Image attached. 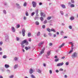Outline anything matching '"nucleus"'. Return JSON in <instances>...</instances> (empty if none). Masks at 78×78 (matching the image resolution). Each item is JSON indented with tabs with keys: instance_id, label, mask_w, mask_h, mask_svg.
<instances>
[{
	"instance_id": "ea45409f",
	"label": "nucleus",
	"mask_w": 78,
	"mask_h": 78,
	"mask_svg": "<svg viewBox=\"0 0 78 78\" xmlns=\"http://www.w3.org/2000/svg\"><path fill=\"white\" fill-rule=\"evenodd\" d=\"M71 2L72 3H75V1H74V0H71Z\"/></svg>"
},
{
	"instance_id": "37998d69",
	"label": "nucleus",
	"mask_w": 78,
	"mask_h": 78,
	"mask_svg": "<svg viewBox=\"0 0 78 78\" xmlns=\"http://www.w3.org/2000/svg\"><path fill=\"white\" fill-rule=\"evenodd\" d=\"M63 70L62 68H60L59 69V71H63Z\"/></svg>"
},
{
	"instance_id": "69168bd1",
	"label": "nucleus",
	"mask_w": 78,
	"mask_h": 78,
	"mask_svg": "<svg viewBox=\"0 0 78 78\" xmlns=\"http://www.w3.org/2000/svg\"><path fill=\"white\" fill-rule=\"evenodd\" d=\"M43 66H44V67H45L46 66V64H45V63H44Z\"/></svg>"
},
{
	"instance_id": "7ed1b4c3",
	"label": "nucleus",
	"mask_w": 78,
	"mask_h": 78,
	"mask_svg": "<svg viewBox=\"0 0 78 78\" xmlns=\"http://www.w3.org/2000/svg\"><path fill=\"white\" fill-rule=\"evenodd\" d=\"M77 55L78 53L76 52H75L72 55V56L73 58H75L78 56Z\"/></svg>"
},
{
	"instance_id": "a19ab883",
	"label": "nucleus",
	"mask_w": 78,
	"mask_h": 78,
	"mask_svg": "<svg viewBox=\"0 0 78 78\" xmlns=\"http://www.w3.org/2000/svg\"><path fill=\"white\" fill-rule=\"evenodd\" d=\"M39 11V10L38 9H37L36 11H35V12L36 13H38V11Z\"/></svg>"
},
{
	"instance_id": "c756f323",
	"label": "nucleus",
	"mask_w": 78,
	"mask_h": 78,
	"mask_svg": "<svg viewBox=\"0 0 78 78\" xmlns=\"http://www.w3.org/2000/svg\"><path fill=\"white\" fill-rule=\"evenodd\" d=\"M37 72H38V73H41L42 72L41 70L40 69H38Z\"/></svg>"
},
{
	"instance_id": "cd10ccee",
	"label": "nucleus",
	"mask_w": 78,
	"mask_h": 78,
	"mask_svg": "<svg viewBox=\"0 0 78 78\" xmlns=\"http://www.w3.org/2000/svg\"><path fill=\"white\" fill-rule=\"evenodd\" d=\"M26 16H29V14L28 13V12H26Z\"/></svg>"
},
{
	"instance_id": "72a5a7b5",
	"label": "nucleus",
	"mask_w": 78,
	"mask_h": 78,
	"mask_svg": "<svg viewBox=\"0 0 78 78\" xmlns=\"http://www.w3.org/2000/svg\"><path fill=\"white\" fill-rule=\"evenodd\" d=\"M51 19V17L49 16V17H48L47 18V20H50V19Z\"/></svg>"
},
{
	"instance_id": "680f3d73",
	"label": "nucleus",
	"mask_w": 78,
	"mask_h": 78,
	"mask_svg": "<svg viewBox=\"0 0 78 78\" xmlns=\"http://www.w3.org/2000/svg\"><path fill=\"white\" fill-rule=\"evenodd\" d=\"M55 72L56 73H58L59 72V70H56Z\"/></svg>"
},
{
	"instance_id": "f03ea898",
	"label": "nucleus",
	"mask_w": 78,
	"mask_h": 78,
	"mask_svg": "<svg viewBox=\"0 0 78 78\" xmlns=\"http://www.w3.org/2000/svg\"><path fill=\"white\" fill-rule=\"evenodd\" d=\"M44 44V41H41L38 44V45L39 46V48L40 50H41L40 48H42V45H43Z\"/></svg>"
},
{
	"instance_id": "de8ad7c7",
	"label": "nucleus",
	"mask_w": 78,
	"mask_h": 78,
	"mask_svg": "<svg viewBox=\"0 0 78 78\" xmlns=\"http://www.w3.org/2000/svg\"><path fill=\"white\" fill-rule=\"evenodd\" d=\"M9 78H13V77H14V76L11 75V76H9Z\"/></svg>"
},
{
	"instance_id": "c03bdc74",
	"label": "nucleus",
	"mask_w": 78,
	"mask_h": 78,
	"mask_svg": "<svg viewBox=\"0 0 78 78\" xmlns=\"http://www.w3.org/2000/svg\"><path fill=\"white\" fill-rule=\"evenodd\" d=\"M23 41L24 43H26L27 42V40H25Z\"/></svg>"
},
{
	"instance_id": "ddd939ff",
	"label": "nucleus",
	"mask_w": 78,
	"mask_h": 78,
	"mask_svg": "<svg viewBox=\"0 0 78 78\" xmlns=\"http://www.w3.org/2000/svg\"><path fill=\"white\" fill-rule=\"evenodd\" d=\"M33 69H30V70L29 71V73H30V74H32V73H33Z\"/></svg>"
},
{
	"instance_id": "49530a36",
	"label": "nucleus",
	"mask_w": 78,
	"mask_h": 78,
	"mask_svg": "<svg viewBox=\"0 0 78 78\" xmlns=\"http://www.w3.org/2000/svg\"><path fill=\"white\" fill-rule=\"evenodd\" d=\"M69 29H72V26H69Z\"/></svg>"
},
{
	"instance_id": "f3484780",
	"label": "nucleus",
	"mask_w": 78,
	"mask_h": 78,
	"mask_svg": "<svg viewBox=\"0 0 78 78\" xmlns=\"http://www.w3.org/2000/svg\"><path fill=\"white\" fill-rule=\"evenodd\" d=\"M60 13L62 16H64V12H63V11H60Z\"/></svg>"
},
{
	"instance_id": "052dcab7",
	"label": "nucleus",
	"mask_w": 78,
	"mask_h": 78,
	"mask_svg": "<svg viewBox=\"0 0 78 78\" xmlns=\"http://www.w3.org/2000/svg\"><path fill=\"white\" fill-rule=\"evenodd\" d=\"M3 44V42L1 41L0 42V45H1Z\"/></svg>"
},
{
	"instance_id": "0eeeda50",
	"label": "nucleus",
	"mask_w": 78,
	"mask_h": 78,
	"mask_svg": "<svg viewBox=\"0 0 78 78\" xmlns=\"http://www.w3.org/2000/svg\"><path fill=\"white\" fill-rule=\"evenodd\" d=\"M22 33L23 36H25V30L24 29H23L22 30Z\"/></svg>"
},
{
	"instance_id": "412c9836",
	"label": "nucleus",
	"mask_w": 78,
	"mask_h": 78,
	"mask_svg": "<svg viewBox=\"0 0 78 78\" xmlns=\"http://www.w3.org/2000/svg\"><path fill=\"white\" fill-rule=\"evenodd\" d=\"M37 36H40L41 35V32L40 31L38 32L37 34Z\"/></svg>"
},
{
	"instance_id": "603ef678",
	"label": "nucleus",
	"mask_w": 78,
	"mask_h": 78,
	"mask_svg": "<svg viewBox=\"0 0 78 78\" xmlns=\"http://www.w3.org/2000/svg\"><path fill=\"white\" fill-rule=\"evenodd\" d=\"M63 33H64V32H63V31H61L60 32V34L61 35H62V34H63Z\"/></svg>"
},
{
	"instance_id": "6e6552de",
	"label": "nucleus",
	"mask_w": 78,
	"mask_h": 78,
	"mask_svg": "<svg viewBox=\"0 0 78 78\" xmlns=\"http://www.w3.org/2000/svg\"><path fill=\"white\" fill-rule=\"evenodd\" d=\"M51 54V51H49L47 52V54L46 55V56H49Z\"/></svg>"
},
{
	"instance_id": "423d86ee",
	"label": "nucleus",
	"mask_w": 78,
	"mask_h": 78,
	"mask_svg": "<svg viewBox=\"0 0 78 78\" xmlns=\"http://www.w3.org/2000/svg\"><path fill=\"white\" fill-rule=\"evenodd\" d=\"M32 4L33 6V7H34V8H36V7L37 4L36 2L34 1L32 2Z\"/></svg>"
},
{
	"instance_id": "8fccbe9b",
	"label": "nucleus",
	"mask_w": 78,
	"mask_h": 78,
	"mask_svg": "<svg viewBox=\"0 0 78 78\" xmlns=\"http://www.w3.org/2000/svg\"><path fill=\"white\" fill-rule=\"evenodd\" d=\"M49 36H52V34L51 33H49L48 34Z\"/></svg>"
},
{
	"instance_id": "f704fd0d",
	"label": "nucleus",
	"mask_w": 78,
	"mask_h": 78,
	"mask_svg": "<svg viewBox=\"0 0 78 78\" xmlns=\"http://www.w3.org/2000/svg\"><path fill=\"white\" fill-rule=\"evenodd\" d=\"M59 60V58L56 59L55 60V62H58Z\"/></svg>"
},
{
	"instance_id": "20e7f679",
	"label": "nucleus",
	"mask_w": 78,
	"mask_h": 78,
	"mask_svg": "<svg viewBox=\"0 0 78 78\" xmlns=\"http://www.w3.org/2000/svg\"><path fill=\"white\" fill-rule=\"evenodd\" d=\"M44 50H45V48H43L40 52V53L39 54V56H41V55H42L43 53H44Z\"/></svg>"
},
{
	"instance_id": "393cba45",
	"label": "nucleus",
	"mask_w": 78,
	"mask_h": 78,
	"mask_svg": "<svg viewBox=\"0 0 78 78\" xmlns=\"http://www.w3.org/2000/svg\"><path fill=\"white\" fill-rule=\"evenodd\" d=\"M70 7L71 8H73L74 7H75V5L73 4H71L70 5Z\"/></svg>"
},
{
	"instance_id": "f257e3e1",
	"label": "nucleus",
	"mask_w": 78,
	"mask_h": 78,
	"mask_svg": "<svg viewBox=\"0 0 78 78\" xmlns=\"http://www.w3.org/2000/svg\"><path fill=\"white\" fill-rule=\"evenodd\" d=\"M5 41L6 42H9V36L8 34H6L5 35Z\"/></svg>"
},
{
	"instance_id": "a211bd4d",
	"label": "nucleus",
	"mask_w": 78,
	"mask_h": 78,
	"mask_svg": "<svg viewBox=\"0 0 78 78\" xmlns=\"http://www.w3.org/2000/svg\"><path fill=\"white\" fill-rule=\"evenodd\" d=\"M47 31H48V32H49V33L50 32H51V30L49 28H47Z\"/></svg>"
},
{
	"instance_id": "79ce46f5",
	"label": "nucleus",
	"mask_w": 78,
	"mask_h": 78,
	"mask_svg": "<svg viewBox=\"0 0 78 78\" xmlns=\"http://www.w3.org/2000/svg\"><path fill=\"white\" fill-rule=\"evenodd\" d=\"M66 70L65 69L63 71V75H64L65 73H66Z\"/></svg>"
},
{
	"instance_id": "774afa93",
	"label": "nucleus",
	"mask_w": 78,
	"mask_h": 78,
	"mask_svg": "<svg viewBox=\"0 0 78 78\" xmlns=\"http://www.w3.org/2000/svg\"><path fill=\"white\" fill-rule=\"evenodd\" d=\"M51 45H52V43H50L49 44V46H51Z\"/></svg>"
},
{
	"instance_id": "f8f14e48",
	"label": "nucleus",
	"mask_w": 78,
	"mask_h": 78,
	"mask_svg": "<svg viewBox=\"0 0 78 78\" xmlns=\"http://www.w3.org/2000/svg\"><path fill=\"white\" fill-rule=\"evenodd\" d=\"M17 67H18V65L16 64L14 66V69H16Z\"/></svg>"
},
{
	"instance_id": "e2e57ef3",
	"label": "nucleus",
	"mask_w": 78,
	"mask_h": 78,
	"mask_svg": "<svg viewBox=\"0 0 78 78\" xmlns=\"http://www.w3.org/2000/svg\"><path fill=\"white\" fill-rule=\"evenodd\" d=\"M39 5H42V3L41 2H40L39 3Z\"/></svg>"
},
{
	"instance_id": "3c124183",
	"label": "nucleus",
	"mask_w": 78,
	"mask_h": 78,
	"mask_svg": "<svg viewBox=\"0 0 78 78\" xmlns=\"http://www.w3.org/2000/svg\"><path fill=\"white\" fill-rule=\"evenodd\" d=\"M28 41H29V42H31V38H29V39Z\"/></svg>"
},
{
	"instance_id": "c85d7f7f",
	"label": "nucleus",
	"mask_w": 78,
	"mask_h": 78,
	"mask_svg": "<svg viewBox=\"0 0 78 78\" xmlns=\"http://www.w3.org/2000/svg\"><path fill=\"white\" fill-rule=\"evenodd\" d=\"M3 12L4 14H6V10H3Z\"/></svg>"
},
{
	"instance_id": "dca6fc26",
	"label": "nucleus",
	"mask_w": 78,
	"mask_h": 78,
	"mask_svg": "<svg viewBox=\"0 0 78 78\" xmlns=\"http://www.w3.org/2000/svg\"><path fill=\"white\" fill-rule=\"evenodd\" d=\"M74 17H73V16H71L70 18V20H74Z\"/></svg>"
},
{
	"instance_id": "58836bf2",
	"label": "nucleus",
	"mask_w": 78,
	"mask_h": 78,
	"mask_svg": "<svg viewBox=\"0 0 78 78\" xmlns=\"http://www.w3.org/2000/svg\"><path fill=\"white\" fill-rule=\"evenodd\" d=\"M31 77L32 78H36V77H35V76H34V75H31Z\"/></svg>"
},
{
	"instance_id": "9d476101",
	"label": "nucleus",
	"mask_w": 78,
	"mask_h": 78,
	"mask_svg": "<svg viewBox=\"0 0 78 78\" xmlns=\"http://www.w3.org/2000/svg\"><path fill=\"white\" fill-rule=\"evenodd\" d=\"M9 67L10 66H9V65H8L6 64L5 65V68L6 69H8V68H9Z\"/></svg>"
},
{
	"instance_id": "09e8293b",
	"label": "nucleus",
	"mask_w": 78,
	"mask_h": 78,
	"mask_svg": "<svg viewBox=\"0 0 78 78\" xmlns=\"http://www.w3.org/2000/svg\"><path fill=\"white\" fill-rule=\"evenodd\" d=\"M22 48H24L25 47V45L24 44H21Z\"/></svg>"
},
{
	"instance_id": "0e129e2a",
	"label": "nucleus",
	"mask_w": 78,
	"mask_h": 78,
	"mask_svg": "<svg viewBox=\"0 0 78 78\" xmlns=\"http://www.w3.org/2000/svg\"><path fill=\"white\" fill-rule=\"evenodd\" d=\"M23 19L24 20H26V19H27V17L25 16L23 18Z\"/></svg>"
},
{
	"instance_id": "bf43d9fd",
	"label": "nucleus",
	"mask_w": 78,
	"mask_h": 78,
	"mask_svg": "<svg viewBox=\"0 0 78 78\" xmlns=\"http://www.w3.org/2000/svg\"><path fill=\"white\" fill-rule=\"evenodd\" d=\"M20 5H19V4H18L17 3L16 4V5L17 6V7H18V6H19Z\"/></svg>"
},
{
	"instance_id": "13d9d810",
	"label": "nucleus",
	"mask_w": 78,
	"mask_h": 78,
	"mask_svg": "<svg viewBox=\"0 0 78 78\" xmlns=\"http://www.w3.org/2000/svg\"><path fill=\"white\" fill-rule=\"evenodd\" d=\"M17 7L18 8H19V9H20V8H21V6H20V5Z\"/></svg>"
},
{
	"instance_id": "4468645a",
	"label": "nucleus",
	"mask_w": 78,
	"mask_h": 78,
	"mask_svg": "<svg viewBox=\"0 0 78 78\" xmlns=\"http://www.w3.org/2000/svg\"><path fill=\"white\" fill-rule=\"evenodd\" d=\"M35 23L36 25H39V22L38 21H36L35 22Z\"/></svg>"
},
{
	"instance_id": "c9c22d12",
	"label": "nucleus",
	"mask_w": 78,
	"mask_h": 78,
	"mask_svg": "<svg viewBox=\"0 0 78 78\" xmlns=\"http://www.w3.org/2000/svg\"><path fill=\"white\" fill-rule=\"evenodd\" d=\"M35 14V12H33L31 13V16H33L34 15V14Z\"/></svg>"
},
{
	"instance_id": "39448f33",
	"label": "nucleus",
	"mask_w": 78,
	"mask_h": 78,
	"mask_svg": "<svg viewBox=\"0 0 78 78\" xmlns=\"http://www.w3.org/2000/svg\"><path fill=\"white\" fill-rule=\"evenodd\" d=\"M64 65V62H62L61 63H59L57 64V66L58 67H60L61 66H62Z\"/></svg>"
},
{
	"instance_id": "bb28decb",
	"label": "nucleus",
	"mask_w": 78,
	"mask_h": 78,
	"mask_svg": "<svg viewBox=\"0 0 78 78\" xmlns=\"http://www.w3.org/2000/svg\"><path fill=\"white\" fill-rule=\"evenodd\" d=\"M40 20H41V21L42 22L43 21V20H44V18H43V17L41 16L40 17Z\"/></svg>"
},
{
	"instance_id": "7c9ffc66",
	"label": "nucleus",
	"mask_w": 78,
	"mask_h": 78,
	"mask_svg": "<svg viewBox=\"0 0 78 78\" xmlns=\"http://www.w3.org/2000/svg\"><path fill=\"white\" fill-rule=\"evenodd\" d=\"M30 47H29V48L27 47H25V49H26V50H28L30 49Z\"/></svg>"
},
{
	"instance_id": "1a4fd4ad",
	"label": "nucleus",
	"mask_w": 78,
	"mask_h": 78,
	"mask_svg": "<svg viewBox=\"0 0 78 78\" xmlns=\"http://www.w3.org/2000/svg\"><path fill=\"white\" fill-rule=\"evenodd\" d=\"M11 30L12 32H13V33H14V32L16 31V30L15 29V28L13 27H12Z\"/></svg>"
},
{
	"instance_id": "864d4df0",
	"label": "nucleus",
	"mask_w": 78,
	"mask_h": 78,
	"mask_svg": "<svg viewBox=\"0 0 78 78\" xmlns=\"http://www.w3.org/2000/svg\"><path fill=\"white\" fill-rule=\"evenodd\" d=\"M14 59H15V61H17V59H18V58H17V57H15L14 58Z\"/></svg>"
},
{
	"instance_id": "4c0bfd02",
	"label": "nucleus",
	"mask_w": 78,
	"mask_h": 78,
	"mask_svg": "<svg viewBox=\"0 0 78 78\" xmlns=\"http://www.w3.org/2000/svg\"><path fill=\"white\" fill-rule=\"evenodd\" d=\"M47 23V20H45L44 22V24H46Z\"/></svg>"
},
{
	"instance_id": "4d7b16f0",
	"label": "nucleus",
	"mask_w": 78,
	"mask_h": 78,
	"mask_svg": "<svg viewBox=\"0 0 78 78\" xmlns=\"http://www.w3.org/2000/svg\"><path fill=\"white\" fill-rule=\"evenodd\" d=\"M49 73L50 74H51V73H52V71H51V70H50Z\"/></svg>"
},
{
	"instance_id": "a18cd8bd",
	"label": "nucleus",
	"mask_w": 78,
	"mask_h": 78,
	"mask_svg": "<svg viewBox=\"0 0 78 78\" xmlns=\"http://www.w3.org/2000/svg\"><path fill=\"white\" fill-rule=\"evenodd\" d=\"M42 28L43 29L45 28V25H43L42 26Z\"/></svg>"
},
{
	"instance_id": "5fc2aeb1",
	"label": "nucleus",
	"mask_w": 78,
	"mask_h": 78,
	"mask_svg": "<svg viewBox=\"0 0 78 78\" xmlns=\"http://www.w3.org/2000/svg\"><path fill=\"white\" fill-rule=\"evenodd\" d=\"M25 44V43L23 42V41L21 43V45L23 44Z\"/></svg>"
},
{
	"instance_id": "5701e85b",
	"label": "nucleus",
	"mask_w": 78,
	"mask_h": 78,
	"mask_svg": "<svg viewBox=\"0 0 78 78\" xmlns=\"http://www.w3.org/2000/svg\"><path fill=\"white\" fill-rule=\"evenodd\" d=\"M27 2H25L23 4V6L24 7L27 6Z\"/></svg>"
},
{
	"instance_id": "338daca9",
	"label": "nucleus",
	"mask_w": 78,
	"mask_h": 78,
	"mask_svg": "<svg viewBox=\"0 0 78 78\" xmlns=\"http://www.w3.org/2000/svg\"><path fill=\"white\" fill-rule=\"evenodd\" d=\"M65 78H67V76L66 75H65Z\"/></svg>"
},
{
	"instance_id": "2f4dec72",
	"label": "nucleus",
	"mask_w": 78,
	"mask_h": 78,
	"mask_svg": "<svg viewBox=\"0 0 78 78\" xmlns=\"http://www.w3.org/2000/svg\"><path fill=\"white\" fill-rule=\"evenodd\" d=\"M69 64V62H67L66 63L65 65L66 66H68Z\"/></svg>"
},
{
	"instance_id": "2eb2a0df",
	"label": "nucleus",
	"mask_w": 78,
	"mask_h": 78,
	"mask_svg": "<svg viewBox=\"0 0 78 78\" xmlns=\"http://www.w3.org/2000/svg\"><path fill=\"white\" fill-rule=\"evenodd\" d=\"M61 6H62V8H63L64 9L66 8V6H65V5L64 4L61 5Z\"/></svg>"
},
{
	"instance_id": "a878e982",
	"label": "nucleus",
	"mask_w": 78,
	"mask_h": 78,
	"mask_svg": "<svg viewBox=\"0 0 78 78\" xmlns=\"http://www.w3.org/2000/svg\"><path fill=\"white\" fill-rule=\"evenodd\" d=\"M31 33L29 32L28 34V37H30V36H31Z\"/></svg>"
},
{
	"instance_id": "4be33fe9",
	"label": "nucleus",
	"mask_w": 78,
	"mask_h": 78,
	"mask_svg": "<svg viewBox=\"0 0 78 78\" xmlns=\"http://www.w3.org/2000/svg\"><path fill=\"white\" fill-rule=\"evenodd\" d=\"M51 31H53L54 33H56V30H55L53 29H51Z\"/></svg>"
},
{
	"instance_id": "6ab92c4d",
	"label": "nucleus",
	"mask_w": 78,
	"mask_h": 78,
	"mask_svg": "<svg viewBox=\"0 0 78 78\" xmlns=\"http://www.w3.org/2000/svg\"><path fill=\"white\" fill-rule=\"evenodd\" d=\"M73 48H72L71 49L70 51H69V53H72V51H73Z\"/></svg>"
},
{
	"instance_id": "aec40b11",
	"label": "nucleus",
	"mask_w": 78,
	"mask_h": 78,
	"mask_svg": "<svg viewBox=\"0 0 78 78\" xmlns=\"http://www.w3.org/2000/svg\"><path fill=\"white\" fill-rule=\"evenodd\" d=\"M20 25L19 24H18L16 25V28H20Z\"/></svg>"
},
{
	"instance_id": "9b49d317",
	"label": "nucleus",
	"mask_w": 78,
	"mask_h": 78,
	"mask_svg": "<svg viewBox=\"0 0 78 78\" xmlns=\"http://www.w3.org/2000/svg\"><path fill=\"white\" fill-rule=\"evenodd\" d=\"M41 16H43V17H45V14H44L43 12H41Z\"/></svg>"
},
{
	"instance_id": "e433bc0d",
	"label": "nucleus",
	"mask_w": 78,
	"mask_h": 78,
	"mask_svg": "<svg viewBox=\"0 0 78 78\" xmlns=\"http://www.w3.org/2000/svg\"><path fill=\"white\" fill-rule=\"evenodd\" d=\"M19 40H20V38H19L18 37H16V41H19Z\"/></svg>"
},
{
	"instance_id": "473e14b6",
	"label": "nucleus",
	"mask_w": 78,
	"mask_h": 78,
	"mask_svg": "<svg viewBox=\"0 0 78 78\" xmlns=\"http://www.w3.org/2000/svg\"><path fill=\"white\" fill-rule=\"evenodd\" d=\"M6 72H8V73H10L11 72V71H10V70H9V69H7L6 70Z\"/></svg>"
},
{
	"instance_id": "6e6d98bb",
	"label": "nucleus",
	"mask_w": 78,
	"mask_h": 78,
	"mask_svg": "<svg viewBox=\"0 0 78 78\" xmlns=\"http://www.w3.org/2000/svg\"><path fill=\"white\" fill-rule=\"evenodd\" d=\"M26 45H28V41H27L26 43Z\"/></svg>"
},
{
	"instance_id": "b1692460",
	"label": "nucleus",
	"mask_w": 78,
	"mask_h": 78,
	"mask_svg": "<svg viewBox=\"0 0 78 78\" xmlns=\"http://www.w3.org/2000/svg\"><path fill=\"white\" fill-rule=\"evenodd\" d=\"M3 58L4 59H6V58H7V56H6V55H3Z\"/></svg>"
}]
</instances>
